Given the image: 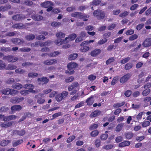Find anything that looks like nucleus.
Here are the masks:
<instances>
[{"label": "nucleus", "mask_w": 151, "mask_h": 151, "mask_svg": "<svg viewBox=\"0 0 151 151\" xmlns=\"http://www.w3.org/2000/svg\"><path fill=\"white\" fill-rule=\"evenodd\" d=\"M56 35L57 38L55 42L56 45H60L63 43L67 42V40H65V39L64 40H63L65 37L64 33L61 32H58L56 34Z\"/></svg>", "instance_id": "f257e3e1"}, {"label": "nucleus", "mask_w": 151, "mask_h": 151, "mask_svg": "<svg viewBox=\"0 0 151 151\" xmlns=\"http://www.w3.org/2000/svg\"><path fill=\"white\" fill-rule=\"evenodd\" d=\"M78 65L75 63H70L67 65L68 69L66 70L65 73L67 74H72L74 73V69L77 67Z\"/></svg>", "instance_id": "f03ea898"}, {"label": "nucleus", "mask_w": 151, "mask_h": 151, "mask_svg": "<svg viewBox=\"0 0 151 151\" xmlns=\"http://www.w3.org/2000/svg\"><path fill=\"white\" fill-rule=\"evenodd\" d=\"M93 15L96 17L98 19H104L105 17V13L101 10L97 9L95 10L93 12Z\"/></svg>", "instance_id": "7ed1b4c3"}, {"label": "nucleus", "mask_w": 151, "mask_h": 151, "mask_svg": "<svg viewBox=\"0 0 151 151\" xmlns=\"http://www.w3.org/2000/svg\"><path fill=\"white\" fill-rule=\"evenodd\" d=\"M68 95V92L66 91H63L61 93L57 95L55 97V99L58 102L61 101L67 97Z\"/></svg>", "instance_id": "20e7f679"}, {"label": "nucleus", "mask_w": 151, "mask_h": 151, "mask_svg": "<svg viewBox=\"0 0 151 151\" xmlns=\"http://www.w3.org/2000/svg\"><path fill=\"white\" fill-rule=\"evenodd\" d=\"M35 98L37 99V103L41 104H43L45 101L44 94L42 93H40L35 96Z\"/></svg>", "instance_id": "39448f33"}, {"label": "nucleus", "mask_w": 151, "mask_h": 151, "mask_svg": "<svg viewBox=\"0 0 151 151\" xmlns=\"http://www.w3.org/2000/svg\"><path fill=\"white\" fill-rule=\"evenodd\" d=\"M17 92V91L13 89H10L7 88L6 89L2 90L1 92L5 95H12L16 94Z\"/></svg>", "instance_id": "423d86ee"}, {"label": "nucleus", "mask_w": 151, "mask_h": 151, "mask_svg": "<svg viewBox=\"0 0 151 151\" xmlns=\"http://www.w3.org/2000/svg\"><path fill=\"white\" fill-rule=\"evenodd\" d=\"M3 59L7 60L9 62L14 63L17 61L18 58L17 57L13 55H8L4 57Z\"/></svg>", "instance_id": "0eeeda50"}, {"label": "nucleus", "mask_w": 151, "mask_h": 151, "mask_svg": "<svg viewBox=\"0 0 151 151\" xmlns=\"http://www.w3.org/2000/svg\"><path fill=\"white\" fill-rule=\"evenodd\" d=\"M24 100V98L22 97H13L11 99L10 101L12 103H18Z\"/></svg>", "instance_id": "6e6552de"}, {"label": "nucleus", "mask_w": 151, "mask_h": 151, "mask_svg": "<svg viewBox=\"0 0 151 151\" xmlns=\"http://www.w3.org/2000/svg\"><path fill=\"white\" fill-rule=\"evenodd\" d=\"M25 18V16L22 14H16L12 17V19L15 21H19Z\"/></svg>", "instance_id": "1a4fd4ad"}, {"label": "nucleus", "mask_w": 151, "mask_h": 151, "mask_svg": "<svg viewBox=\"0 0 151 151\" xmlns=\"http://www.w3.org/2000/svg\"><path fill=\"white\" fill-rule=\"evenodd\" d=\"M131 76V75L130 73H128L127 74L120 78V82L122 83H124L128 80Z\"/></svg>", "instance_id": "9d476101"}, {"label": "nucleus", "mask_w": 151, "mask_h": 151, "mask_svg": "<svg viewBox=\"0 0 151 151\" xmlns=\"http://www.w3.org/2000/svg\"><path fill=\"white\" fill-rule=\"evenodd\" d=\"M25 133V131L24 129H22L20 130H15L13 131V134L14 135H18L20 136L24 135Z\"/></svg>", "instance_id": "9b49d317"}, {"label": "nucleus", "mask_w": 151, "mask_h": 151, "mask_svg": "<svg viewBox=\"0 0 151 151\" xmlns=\"http://www.w3.org/2000/svg\"><path fill=\"white\" fill-rule=\"evenodd\" d=\"M12 42L15 44L20 45L24 43V41L23 40L18 38H13L11 40Z\"/></svg>", "instance_id": "f8f14e48"}, {"label": "nucleus", "mask_w": 151, "mask_h": 151, "mask_svg": "<svg viewBox=\"0 0 151 151\" xmlns=\"http://www.w3.org/2000/svg\"><path fill=\"white\" fill-rule=\"evenodd\" d=\"M57 61L54 59L47 60L43 61V63L45 65H50L57 63Z\"/></svg>", "instance_id": "ddd939ff"}, {"label": "nucleus", "mask_w": 151, "mask_h": 151, "mask_svg": "<svg viewBox=\"0 0 151 151\" xmlns=\"http://www.w3.org/2000/svg\"><path fill=\"white\" fill-rule=\"evenodd\" d=\"M142 45L145 47H148L151 46V38H147L143 42Z\"/></svg>", "instance_id": "4468645a"}, {"label": "nucleus", "mask_w": 151, "mask_h": 151, "mask_svg": "<svg viewBox=\"0 0 151 151\" xmlns=\"http://www.w3.org/2000/svg\"><path fill=\"white\" fill-rule=\"evenodd\" d=\"M40 5L42 7L45 8H47L49 6H53V3L49 1H47L42 3Z\"/></svg>", "instance_id": "2eb2a0df"}, {"label": "nucleus", "mask_w": 151, "mask_h": 151, "mask_svg": "<svg viewBox=\"0 0 151 151\" xmlns=\"http://www.w3.org/2000/svg\"><path fill=\"white\" fill-rule=\"evenodd\" d=\"M37 81L40 84L43 85L48 83L49 80L46 77H42L38 78Z\"/></svg>", "instance_id": "dca6fc26"}, {"label": "nucleus", "mask_w": 151, "mask_h": 151, "mask_svg": "<svg viewBox=\"0 0 151 151\" xmlns=\"http://www.w3.org/2000/svg\"><path fill=\"white\" fill-rule=\"evenodd\" d=\"M24 87L29 89V92L35 93V91L33 90L34 86L31 84H26L24 86Z\"/></svg>", "instance_id": "f3484780"}, {"label": "nucleus", "mask_w": 151, "mask_h": 151, "mask_svg": "<svg viewBox=\"0 0 151 151\" xmlns=\"http://www.w3.org/2000/svg\"><path fill=\"white\" fill-rule=\"evenodd\" d=\"M22 109V106L19 105H15L12 106L11 108L12 113L14 112L15 111H20Z\"/></svg>", "instance_id": "a211bd4d"}, {"label": "nucleus", "mask_w": 151, "mask_h": 151, "mask_svg": "<svg viewBox=\"0 0 151 151\" xmlns=\"http://www.w3.org/2000/svg\"><path fill=\"white\" fill-rule=\"evenodd\" d=\"M87 45L86 43H85L83 45H81V47L80 49V50L82 52H85L89 50V47L88 46H86Z\"/></svg>", "instance_id": "6ab92c4d"}, {"label": "nucleus", "mask_w": 151, "mask_h": 151, "mask_svg": "<svg viewBox=\"0 0 151 151\" xmlns=\"http://www.w3.org/2000/svg\"><path fill=\"white\" fill-rule=\"evenodd\" d=\"M78 83L75 82L73 83L68 86V90L69 91H72L77 87H78Z\"/></svg>", "instance_id": "aec40b11"}, {"label": "nucleus", "mask_w": 151, "mask_h": 151, "mask_svg": "<svg viewBox=\"0 0 151 151\" xmlns=\"http://www.w3.org/2000/svg\"><path fill=\"white\" fill-rule=\"evenodd\" d=\"M24 25L21 23H16L13 24L12 27L13 28L17 29H20L24 28Z\"/></svg>", "instance_id": "412c9836"}, {"label": "nucleus", "mask_w": 151, "mask_h": 151, "mask_svg": "<svg viewBox=\"0 0 151 151\" xmlns=\"http://www.w3.org/2000/svg\"><path fill=\"white\" fill-rule=\"evenodd\" d=\"M94 102V99L93 97L91 96L87 99L86 101V102L87 104L89 106H91L93 104Z\"/></svg>", "instance_id": "4be33fe9"}, {"label": "nucleus", "mask_w": 151, "mask_h": 151, "mask_svg": "<svg viewBox=\"0 0 151 151\" xmlns=\"http://www.w3.org/2000/svg\"><path fill=\"white\" fill-rule=\"evenodd\" d=\"M101 51L99 49H95L91 52V55L93 57L96 56L100 53Z\"/></svg>", "instance_id": "5701e85b"}, {"label": "nucleus", "mask_w": 151, "mask_h": 151, "mask_svg": "<svg viewBox=\"0 0 151 151\" xmlns=\"http://www.w3.org/2000/svg\"><path fill=\"white\" fill-rule=\"evenodd\" d=\"M130 144V142L129 141H124L120 143L119 145V146L120 147H124L129 146Z\"/></svg>", "instance_id": "b1692460"}, {"label": "nucleus", "mask_w": 151, "mask_h": 151, "mask_svg": "<svg viewBox=\"0 0 151 151\" xmlns=\"http://www.w3.org/2000/svg\"><path fill=\"white\" fill-rule=\"evenodd\" d=\"M101 113V111L99 110H95L91 113L90 115V117H94L99 115Z\"/></svg>", "instance_id": "393cba45"}, {"label": "nucleus", "mask_w": 151, "mask_h": 151, "mask_svg": "<svg viewBox=\"0 0 151 151\" xmlns=\"http://www.w3.org/2000/svg\"><path fill=\"white\" fill-rule=\"evenodd\" d=\"M11 141L9 140H3L0 142V145L2 146H6Z\"/></svg>", "instance_id": "a878e982"}, {"label": "nucleus", "mask_w": 151, "mask_h": 151, "mask_svg": "<svg viewBox=\"0 0 151 151\" xmlns=\"http://www.w3.org/2000/svg\"><path fill=\"white\" fill-rule=\"evenodd\" d=\"M23 142L22 139H19L14 141L12 145L14 147H15L22 143Z\"/></svg>", "instance_id": "bb28decb"}, {"label": "nucleus", "mask_w": 151, "mask_h": 151, "mask_svg": "<svg viewBox=\"0 0 151 151\" xmlns=\"http://www.w3.org/2000/svg\"><path fill=\"white\" fill-rule=\"evenodd\" d=\"M12 87L14 89L19 90L22 87V85L19 83H14L12 85Z\"/></svg>", "instance_id": "cd10ccee"}, {"label": "nucleus", "mask_w": 151, "mask_h": 151, "mask_svg": "<svg viewBox=\"0 0 151 151\" xmlns=\"http://www.w3.org/2000/svg\"><path fill=\"white\" fill-rule=\"evenodd\" d=\"M32 18L35 20L39 21L42 19L43 17L42 16L36 14L32 16Z\"/></svg>", "instance_id": "c85d7f7f"}, {"label": "nucleus", "mask_w": 151, "mask_h": 151, "mask_svg": "<svg viewBox=\"0 0 151 151\" xmlns=\"http://www.w3.org/2000/svg\"><path fill=\"white\" fill-rule=\"evenodd\" d=\"M89 17L86 14H83L81 13V14H80L79 19H83V21H87L88 19L87 18Z\"/></svg>", "instance_id": "c756f323"}, {"label": "nucleus", "mask_w": 151, "mask_h": 151, "mask_svg": "<svg viewBox=\"0 0 151 151\" xmlns=\"http://www.w3.org/2000/svg\"><path fill=\"white\" fill-rule=\"evenodd\" d=\"M89 17L86 14H83L81 13V14H80L79 19H83V21H87L88 19L87 18Z\"/></svg>", "instance_id": "7c9ffc66"}, {"label": "nucleus", "mask_w": 151, "mask_h": 151, "mask_svg": "<svg viewBox=\"0 0 151 151\" xmlns=\"http://www.w3.org/2000/svg\"><path fill=\"white\" fill-rule=\"evenodd\" d=\"M125 135L126 138L129 139H131L133 137L134 134L132 132H128L126 133Z\"/></svg>", "instance_id": "2f4dec72"}, {"label": "nucleus", "mask_w": 151, "mask_h": 151, "mask_svg": "<svg viewBox=\"0 0 151 151\" xmlns=\"http://www.w3.org/2000/svg\"><path fill=\"white\" fill-rule=\"evenodd\" d=\"M35 35L33 34L27 35L25 36L26 40L29 41L35 39Z\"/></svg>", "instance_id": "473e14b6"}, {"label": "nucleus", "mask_w": 151, "mask_h": 151, "mask_svg": "<svg viewBox=\"0 0 151 151\" xmlns=\"http://www.w3.org/2000/svg\"><path fill=\"white\" fill-rule=\"evenodd\" d=\"M17 67L14 65L12 64H9L6 67L5 69L8 70H11L16 69Z\"/></svg>", "instance_id": "72a5a7b5"}, {"label": "nucleus", "mask_w": 151, "mask_h": 151, "mask_svg": "<svg viewBox=\"0 0 151 151\" xmlns=\"http://www.w3.org/2000/svg\"><path fill=\"white\" fill-rule=\"evenodd\" d=\"M78 56V54L77 53H73L69 55L68 59L70 60H74L76 59Z\"/></svg>", "instance_id": "f704fd0d"}, {"label": "nucleus", "mask_w": 151, "mask_h": 151, "mask_svg": "<svg viewBox=\"0 0 151 151\" xmlns=\"http://www.w3.org/2000/svg\"><path fill=\"white\" fill-rule=\"evenodd\" d=\"M0 50L3 52H7L11 51L12 49L10 47H1L0 48Z\"/></svg>", "instance_id": "c9c22d12"}, {"label": "nucleus", "mask_w": 151, "mask_h": 151, "mask_svg": "<svg viewBox=\"0 0 151 151\" xmlns=\"http://www.w3.org/2000/svg\"><path fill=\"white\" fill-rule=\"evenodd\" d=\"M125 104V102L124 101H123L121 103H117L116 104H114L113 107L114 109H116L118 107H119L123 106Z\"/></svg>", "instance_id": "e433bc0d"}, {"label": "nucleus", "mask_w": 151, "mask_h": 151, "mask_svg": "<svg viewBox=\"0 0 151 151\" xmlns=\"http://www.w3.org/2000/svg\"><path fill=\"white\" fill-rule=\"evenodd\" d=\"M77 36L75 34H72L70 35V36L68 37H65V40H67L68 39H69L70 40L72 41L74 40V39Z\"/></svg>", "instance_id": "4c0bfd02"}, {"label": "nucleus", "mask_w": 151, "mask_h": 151, "mask_svg": "<svg viewBox=\"0 0 151 151\" xmlns=\"http://www.w3.org/2000/svg\"><path fill=\"white\" fill-rule=\"evenodd\" d=\"M11 8V6L9 5L6 6H1L0 7V11H4L7 10L9 9H10Z\"/></svg>", "instance_id": "58836bf2"}, {"label": "nucleus", "mask_w": 151, "mask_h": 151, "mask_svg": "<svg viewBox=\"0 0 151 151\" xmlns=\"http://www.w3.org/2000/svg\"><path fill=\"white\" fill-rule=\"evenodd\" d=\"M133 65L132 63H128L126 64L124 66V69L126 70H129L133 67Z\"/></svg>", "instance_id": "ea45409f"}, {"label": "nucleus", "mask_w": 151, "mask_h": 151, "mask_svg": "<svg viewBox=\"0 0 151 151\" xmlns=\"http://www.w3.org/2000/svg\"><path fill=\"white\" fill-rule=\"evenodd\" d=\"M81 13L80 12H75L71 14V15L72 17L75 18H79Z\"/></svg>", "instance_id": "a19ab883"}, {"label": "nucleus", "mask_w": 151, "mask_h": 151, "mask_svg": "<svg viewBox=\"0 0 151 151\" xmlns=\"http://www.w3.org/2000/svg\"><path fill=\"white\" fill-rule=\"evenodd\" d=\"M94 144L96 147H99L101 145V142L100 139H97L95 141Z\"/></svg>", "instance_id": "79ce46f5"}, {"label": "nucleus", "mask_w": 151, "mask_h": 151, "mask_svg": "<svg viewBox=\"0 0 151 151\" xmlns=\"http://www.w3.org/2000/svg\"><path fill=\"white\" fill-rule=\"evenodd\" d=\"M150 92V89H146L143 91L142 92V95L144 96H146L148 95Z\"/></svg>", "instance_id": "37998d69"}, {"label": "nucleus", "mask_w": 151, "mask_h": 151, "mask_svg": "<svg viewBox=\"0 0 151 151\" xmlns=\"http://www.w3.org/2000/svg\"><path fill=\"white\" fill-rule=\"evenodd\" d=\"M115 60L114 57H111L106 60V63L107 65H108L111 63L113 62Z\"/></svg>", "instance_id": "c03bdc74"}, {"label": "nucleus", "mask_w": 151, "mask_h": 151, "mask_svg": "<svg viewBox=\"0 0 151 151\" xmlns=\"http://www.w3.org/2000/svg\"><path fill=\"white\" fill-rule=\"evenodd\" d=\"M124 125V124L122 123H121L120 124H119L116 126V132H120L122 129V127H123Z\"/></svg>", "instance_id": "a18cd8bd"}, {"label": "nucleus", "mask_w": 151, "mask_h": 151, "mask_svg": "<svg viewBox=\"0 0 151 151\" xmlns=\"http://www.w3.org/2000/svg\"><path fill=\"white\" fill-rule=\"evenodd\" d=\"M101 2L100 0H93L92 2V5L93 6H97L99 5Z\"/></svg>", "instance_id": "49530a36"}, {"label": "nucleus", "mask_w": 151, "mask_h": 151, "mask_svg": "<svg viewBox=\"0 0 151 151\" xmlns=\"http://www.w3.org/2000/svg\"><path fill=\"white\" fill-rule=\"evenodd\" d=\"M99 134V132L98 130H93L91 133V135L92 137H94L97 136Z\"/></svg>", "instance_id": "de8ad7c7"}, {"label": "nucleus", "mask_w": 151, "mask_h": 151, "mask_svg": "<svg viewBox=\"0 0 151 151\" xmlns=\"http://www.w3.org/2000/svg\"><path fill=\"white\" fill-rule=\"evenodd\" d=\"M38 75V74L36 73H29L28 74V77L29 78H35Z\"/></svg>", "instance_id": "09e8293b"}, {"label": "nucleus", "mask_w": 151, "mask_h": 151, "mask_svg": "<svg viewBox=\"0 0 151 151\" xmlns=\"http://www.w3.org/2000/svg\"><path fill=\"white\" fill-rule=\"evenodd\" d=\"M20 92L22 95L25 96L29 93V91L28 90H21L20 91Z\"/></svg>", "instance_id": "8fccbe9b"}, {"label": "nucleus", "mask_w": 151, "mask_h": 151, "mask_svg": "<svg viewBox=\"0 0 151 151\" xmlns=\"http://www.w3.org/2000/svg\"><path fill=\"white\" fill-rule=\"evenodd\" d=\"M30 49L28 47H22L19 49V51L21 52H28L30 50Z\"/></svg>", "instance_id": "3c124183"}, {"label": "nucleus", "mask_w": 151, "mask_h": 151, "mask_svg": "<svg viewBox=\"0 0 151 151\" xmlns=\"http://www.w3.org/2000/svg\"><path fill=\"white\" fill-rule=\"evenodd\" d=\"M15 71L16 73H17L20 74H23L25 72V71L24 70L20 68H17L16 69Z\"/></svg>", "instance_id": "603ef678"}, {"label": "nucleus", "mask_w": 151, "mask_h": 151, "mask_svg": "<svg viewBox=\"0 0 151 151\" xmlns=\"http://www.w3.org/2000/svg\"><path fill=\"white\" fill-rule=\"evenodd\" d=\"M130 59V58L129 57H127L122 60L120 62L122 64H124L128 62Z\"/></svg>", "instance_id": "864d4df0"}, {"label": "nucleus", "mask_w": 151, "mask_h": 151, "mask_svg": "<svg viewBox=\"0 0 151 151\" xmlns=\"http://www.w3.org/2000/svg\"><path fill=\"white\" fill-rule=\"evenodd\" d=\"M107 41V39L106 38H104L99 40L98 42V44L101 45L106 43Z\"/></svg>", "instance_id": "5fc2aeb1"}, {"label": "nucleus", "mask_w": 151, "mask_h": 151, "mask_svg": "<svg viewBox=\"0 0 151 151\" xmlns=\"http://www.w3.org/2000/svg\"><path fill=\"white\" fill-rule=\"evenodd\" d=\"M59 54V52L58 51H55L50 54H48L47 55L50 56L55 57L56 55H58Z\"/></svg>", "instance_id": "6e6d98bb"}, {"label": "nucleus", "mask_w": 151, "mask_h": 151, "mask_svg": "<svg viewBox=\"0 0 151 151\" xmlns=\"http://www.w3.org/2000/svg\"><path fill=\"white\" fill-rule=\"evenodd\" d=\"M9 110V108L6 106H3L0 109V111L1 112H6Z\"/></svg>", "instance_id": "4d7b16f0"}, {"label": "nucleus", "mask_w": 151, "mask_h": 151, "mask_svg": "<svg viewBox=\"0 0 151 151\" xmlns=\"http://www.w3.org/2000/svg\"><path fill=\"white\" fill-rule=\"evenodd\" d=\"M108 135L107 134H102L100 136V139L102 140H105L107 138Z\"/></svg>", "instance_id": "13d9d810"}, {"label": "nucleus", "mask_w": 151, "mask_h": 151, "mask_svg": "<svg viewBox=\"0 0 151 151\" xmlns=\"http://www.w3.org/2000/svg\"><path fill=\"white\" fill-rule=\"evenodd\" d=\"M138 37V36L136 34L130 36L129 39L130 41H133L136 39Z\"/></svg>", "instance_id": "bf43d9fd"}, {"label": "nucleus", "mask_w": 151, "mask_h": 151, "mask_svg": "<svg viewBox=\"0 0 151 151\" xmlns=\"http://www.w3.org/2000/svg\"><path fill=\"white\" fill-rule=\"evenodd\" d=\"M6 64L1 60H0V70H2L5 68Z\"/></svg>", "instance_id": "052dcab7"}, {"label": "nucleus", "mask_w": 151, "mask_h": 151, "mask_svg": "<svg viewBox=\"0 0 151 151\" xmlns=\"http://www.w3.org/2000/svg\"><path fill=\"white\" fill-rule=\"evenodd\" d=\"M113 146V145H108L103 146V148L104 149L109 150L112 148Z\"/></svg>", "instance_id": "680f3d73"}, {"label": "nucleus", "mask_w": 151, "mask_h": 151, "mask_svg": "<svg viewBox=\"0 0 151 151\" xmlns=\"http://www.w3.org/2000/svg\"><path fill=\"white\" fill-rule=\"evenodd\" d=\"M76 138V136L72 135L68 138L67 139L66 142L68 143H70L73 141Z\"/></svg>", "instance_id": "e2e57ef3"}, {"label": "nucleus", "mask_w": 151, "mask_h": 151, "mask_svg": "<svg viewBox=\"0 0 151 151\" xmlns=\"http://www.w3.org/2000/svg\"><path fill=\"white\" fill-rule=\"evenodd\" d=\"M129 13V12L127 11L124 12L120 13L119 15V16L121 17H124L128 14Z\"/></svg>", "instance_id": "0e129e2a"}, {"label": "nucleus", "mask_w": 151, "mask_h": 151, "mask_svg": "<svg viewBox=\"0 0 151 151\" xmlns=\"http://www.w3.org/2000/svg\"><path fill=\"white\" fill-rule=\"evenodd\" d=\"M150 124V122L148 121H146L143 122L142 123V125L143 127H145L149 126Z\"/></svg>", "instance_id": "69168bd1"}, {"label": "nucleus", "mask_w": 151, "mask_h": 151, "mask_svg": "<svg viewBox=\"0 0 151 151\" xmlns=\"http://www.w3.org/2000/svg\"><path fill=\"white\" fill-rule=\"evenodd\" d=\"M98 124H94L90 126L89 127V129L90 130L96 129L98 127Z\"/></svg>", "instance_id": "338daca9"}, {"label": "nucleus", "mask_w": 151, "mask_h": 151, "mask_svg": "<svg viewBox=\"0 0 151 151\" xmlns=\"http://www.w3.org/2000/svg\"><path fill=\"white\" fill-rule=\"evenodd\" d=\"M61 24V23L60 22H53L51 23V25L54 27H56Z\"/></svg>", "instance_id": "774afa93"}]
</instances>
